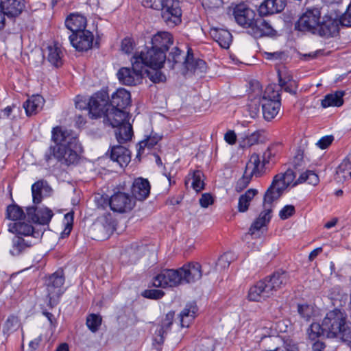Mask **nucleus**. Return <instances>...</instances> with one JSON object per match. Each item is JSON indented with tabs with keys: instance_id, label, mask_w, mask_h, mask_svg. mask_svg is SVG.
I'll list each match as a JSON object with an SVG mask.
<instances>
[{
	"instance_id": "34",
	"label": "nucleus",
	"mask_w": 351,
	"mask_h": 351,
	"mask_svg": "<svg viewBox=\"0 0 351 351\" xmlns=\"http://www.w3.org/2000/svg\"><path fill=\"white\" fill-rule=\"evenodd\" d=\"M197 311L195 303L187 304L185 308L180 313V321L181 327H189L194 319Z\"/></svg>"
},
{
	"instance_id": "17",
	"label": "nucleus",
	"mask_w": 351,
	"mask_h": 351,
	"mask_svg": "<svg viewBox=\"0 0 351 351\" xmlns=\"http://www.w3.org/2000/svg\"><path fill=\"white\" fill-rule=\"evenodd\" d=\"M9 231L15 233V236H21L38 242L43 234L40 231L35 230L32 225L21 221L10 223Z\"/></svg>"
},
{
	"instance_id": "63",
	"label": "nucleus",
	"mask_w": 351,
	"mask_h": 351,
	"mask_svg": "<svg viewBox=\"0 0 351 351\" xmlns=\"http://www.w3.org/2000/svg\"><path fill=\"white\" fill-rule=\"evenodd\" d=\"M95 202L98 207L104 208L109 206L110 199H108V197L97 194L95 197Z\"/></svg>"
},
{
	"instance_id": "26",
	"label": "nucleus",
	"mask_w": 351,
	"mask_h": 351,
	"mask_svg": "<svg viewBox=\"0 0 351 351\" xmlns=\"http://www.w3.org/2000/svg\"><path fill=\"white\" fill-rule=\"evenodd\" d=\"M286 6V0H265L259 6L261 16H267L281 12Z\"/></svg>"
},
{
	"instance_id": "31",
	"label": "nucleus",
	"mask_w": 351,
	"mask_h": 351,
	"mask_svg": "<svg viewBox=\"0 0 351 351\" xmlns=\"http://www.w3.org/2000/svg\"><path fill=\"white\" fill-rule=\"evenodd\" d=\"M210 34L221 47L229 48L232 40V34L229 31L225 29L213 27L210 29Z\"/></svg>"
},
{
	"instance_id": "15",
	"label": "nucleus",
	"mask_w": 351,
	"mask_h": 351,
	"mask_svg": "<svg viewBox=\"0 0 351 351\" xmlns=\"http://www.w3.org/2000/svg\"><path fill=\"white\" fill-rule=\"evenodd\" d=\"M233 16L238 25L250 28L256 19L255 12L244 3H240L233 8Z\"/></svg>"
},
{
	"instance_id": "9",
	"label": "nucleus",
	"mask_w": 351,
	"mask_h": 351,
	"mask_svg": "<svg viewBox=\"0 0 351 351\" xmlns=\"http://www.w3.org/2000/svg\"><path fill=\"white\" fill-rule=\"evenodd\" d=\"M108 95L106 92H98L88 101V114L91 119H97L104 115L108 106Z\"/></svg>"
},
{
	"instance_id": "33",
	"label": "nucleus",
	"mask_w": 351,
	"mask_h": 351,
	"mask_svg": "<svg viewBox=\"0 0 351 351\" xmlns=\"http://www.w3.org/2000/svg\"><path fill=\"white\" fill-rule=\"evenodd\" d=\"M44 101L43 97L39 95L32 96L23 104L26 114L32 116L38 113L42 109Z\"/></svg>"
},
{
	"instance_id": "37",
	"label": "nucleus",
	"mask_w": 351,
	"mask_h": 351,
	"mask_svg": "<svg viewBox=\"0 0 351 351\" xmlns=\"http://www.w3.org/2000/svg\"><path fill=\"white\" fill-rule=\"evenodd\" d=\"M343 91H336L334 93L326 95L322 100V106L324 108L330 106H341L343 103Z\"/></svg>"
},
{
	"instance_id": "48",
	"label": "nucleus",
	"mask_w": 351,
	"mask_h": 351,
	"mask_svg": "<svg viewBox=\"0 0 351 351\" xmlns=\"http://www.w3.org/2000/svg\"><path fill=\"white\" fill-rule=\"evenodd\" d=\"M324 333H326V330L324 328L323 324L320 325L318 323H313L307 330L308 337L313 341L324 335Z\"/></svg>"
},
{
	"instance_id": "44",
	"label": "nucleus",
	"mask_w": 351,
	"mask_h": 351,
	"mask_svg": "<svg viewBox=\"0 0 351 351\" xmlns=\"http://www.w3.org/2000/svg\"><path fill=\"white\" fill-rule=\"evenodd\" d=\"M150 70H144L143 75L146 74L147 77L154 83L164 82L166 81L165 75L160 70L161 68L149 67Z\"/></svg>"
},
{
	"instance_id": "30",
	"label": "nucleus",
	"mask_w": 351,
	"mask_h": 351,
	"mask_svg": "<svg viewBox=\"0 0 351 351\" xmlns=\"http://www.w3.org/2000/svg\"><path fill=\"white\" fill-rule=\"evenodd\" d=\"M86 19L79 13L71 14L65 20V25L72 34L84 30L86 27Z\"/></svg>"
},
{
	"instance_id": "29",
	"label": "nucleus",
	"mask_w": 351,
	"mask_h": 351,
	"mask_svg": "<svg viewBox=\"0 0 351 351\" xmlns=\"http://www.w3.org/2000/svg\"><path fill=\"white\" fill-rule=\"evenodd\" d=\"M110 157L112 160L117 162L120 167H126L130 162V152L122 145L113 146Z\"/></svg>"
},
{
	"instance_id": "5",
	"label": "nucleus",
	"mask_w": 351,
	"mask_h": 351,
	"mask_svg": "<svg viewBox=\"0 0 351 351\" xmlns=\"http://www.w3.org/2000/svg\"><path fill=\"white\" fill-rule=\"evenodd\" d=\"M132 58L138 62L145 70V67L162 68L167 57L162 51H158L152 47L145 51L136 52Z\"/></svg>"
},
{
	"instance_id": "43",
	"label": "nucleus",
	"mask_w": 351,
	"mask_h": 351,
	"mask_svg": "<svg viewBox=\"0 0 351 351\" xmlns=\"http://www.w3.org/2000/svg\"><path fill=\"white\" fill-rule=\"evenodd\" d=\"M263 131L257 130L251 134H245L239 141V145L242 148H248L258 143Z\"/></svg>"
},
{
	"instance_id": "60",
	"label": "nucleus",
	"mask_w": 351,
	"mask_h": 351,
	"mask_svg": "<svg viewBox=\"0 0 351 351\" xmlns=\"http://www.w3.org/2000/svg\"><path fill=\"white\" fill-rule=\"evenodd\" d=\"M202 5L206 9L219 8L222 5L221 0H202Z\"/></svg>"
},
{
	"instance_id": "7",
	"label": "nucleus",
	"mask_w": 351,
	"mask_h": 351,
	"mask_svg": "<svg viewBox=\"0 0 351 351\" xmlns=\"http://www.w3.org/2000/svg\"><path fill=\"white\" fill-rule=\"evenodd\" d=\"M161 16L165 23L174 27L181 22L182 10L178 0H162Z\"/></svg>"
},
{
	"instance_id": "53",
	"label": "nucleus",
	"mask_w": 351,
	"mask_h": 351,
	"mask_svg": "<svg viewBox=\"0 0 351 351\" xmlns=\"http://www.w3.org/2000/svg\"><path fill=\"white\" fill-rule=\"evenodd\" d=\"M202 176L203 174L200 171H196L193 174L192 187L197 192H199L204 189V183L202 180Z\"/></svg>"
},
{
	"instance_id": "21",
	"label": "nucleus",
	"mask_w": 351,
	"mask_h": 351,
	"mask_svg": "<svg viewBox=\"0 0 351 351\" xmlns=\"http://www.w3.org/2000/svg\"><path fill=\"white\" fill-rule=\"evenodd\" d=\"M250 33L254 38H261L274 35L275 30L269 21L260 16L254 19L250 27Z\"/></svg>"
},
{
	"instance_id": "62",
	"label": "nucleus",
	"mask_w": 351,
	"mask_h": 351,
	"mask_svg": "<svg viewBox=\"0 0 351 351\" xmlns=\"http://www.w3.org/2000/svg\"><path fill=\"white\" fill-rule=\"evenodd\" d=\"M121 50L125 53H130L133 49V43L130 38H124L121 42Z\"/></svg>"
},
{
	"instance_id": "47",
	"label": "nucleus",
	"mask_w": 351,
	"mask_h": 351,
	"mask_svg": "<svg viewBox=\"0 0 351 351\" xmlns=\"http://www.w3.org/2000/svg\"><path fill=\"white\" fill-rule=\"evenodd\" d=\"M37 218L36 223L39 224H47L50 221L53 214V212L48 208H38Z\"/></svg>"
},
{
	"instance_id": "58",
	"label": "nucleus",
	"mask_w": 351,
	"mask_h": 351,
	"mask_svg": "<svg viewBox=\"0 0 351 351\" xmlns=\"http://www.w3.org/2000/svg\"><path fill=\"white\" fill-rule=\"evenodd\" d=\"M143 295L147 298L159 299L164 295V292L158 289H150L145 291Z\"/></svg>"
},
{
	"instance_id": "59",
	"label": "nucleus",
	"mask_w": 351,
	"mask_h": 351,
	"mask_svg": "<svg viewBox=\"0 0 351 351\" xmlns=\"http://www.w3.org/2000/svg\"><path fill=\"white\" fill-rule=\"evenodd\" d=\"M334 137L332 136H325L320 138L316 145L321 149H324L327 148L333 141Z\"/></svg>"
},
{
	"instance_id": "10",
	"label": "nucleus",
	"mask_w": 351,
	"mask_h": 351,
	"mask_svg": "<svg viewBox=\"0 0 351 351\" xmlns=\"http://www.w3.org/2000/svg\"><path fill=\"white\" fill-rule=\"evenodd\" d=\"M153 284L158 287H176L182 285L180 269H165L154 278Z\"/></svg>"
},
{
	"instance_id": "8",
	"label": "nucleus",
	"mask_w": 351,
	"mask_h": 351,
	"mask_svg": "<svg viewBox=\"0 0 351 351\" xmlns=\"http://www.w3.org/2000/svg\"><path fill=\"white\" fill-rule=\"evenodd\" d=\"M321 12L317 8L306 10L299 18L295 27L300 32L315 35L319 25Z\"/></svg>"
},
{
	"instance_id": "56",
	"label": "nucleus",
	"mask_w": 351,
	"mask_h": 351,
	"mask_svg": "<svg viewBox=\"0 0 351 351\" xmlns=\"http://www.w3.org/2000/svg\"><path fill=\"white\" fill-rule=\"evenodd\" d=\"M298 311L300 316L306 320H308L313 315V308L308 304H298Z\"/></svg>"
},
{
	"instance_id": "6",
	"label": "nucleus",
	"mask_w": 351,
	"mask_h": 351,
	"mask_svg": "<svg viewBox=\"0 0 351 351\" xmlns=\"http://www.w3.org/2000/svg\"><path fill=\"white\" fill-rule=\"evenodd\" d=\"M132 69L122 67L117 72L119 82L126 86H136L140 84L143 77L144 69L141 64L133 58L131 59Z\"/></svg>"
},
{
	"instance_id": "25",
	"label": "nucleus",
	"mask_w": 351,
	"mask_h": 351,
	"mask_svg": "<svg viewBox=\"0 0 351 351\" xmlns=\"http://www.w3.org/2000/svg\"><path fill=\"white\" fill-rule=\"evenodd\" d=\"M131 103L130 93L125 88H121L117 90L112 96L109 108H121L124 110Z\"/></svg>"
},
{
	"instance_id": "51",
	"label": "nucleus",
	"mask_w": 351,
	"mask_h": 351,
	"mask_svg": "<svg viewBox=\"0 0 351 351\" xmlns=\"http://www.w3.org/2000/svg\"><path fill=\"white\" fill-rule=\"evenodd\" d=\"M279 85L286 92L291 94H295L297 92V84L295 81L288 78L287 80H283L280 75H279Z\"/></svg>"
},
{
	"instance_id": "35",
	"label": "nucleus",
	"mask_w": 351,
	"mask_h": 351,
	"mask_svg": "<svg viewBox=\"0 0 351 351\" xmlns=\"http://www.w3.org/2000/svg\"><path fill=\"white\" fill-rule=\"evenodd\" d=\"M185 58L186 56L182 54L181 50L176 47H173L169 53L167 60L169 62H172V69H178L182 73L185 67Z\"/></svg>"
},
{
	"instance_id": "39",
	"label": "nucleus",
	"mask_w": 351,
	"mask_h": 351,
	"mask_svg": "<svg viewBox=\"0 0 351 351\" xmlns=\"http://www.w3.org/2000/svg\"><path fill=\"white\" fill-rule=\"evenodd\" d=\"M47 60L48 61L55 66H60L62 64V51L57 45H49L47 47Z\"/></svg>"
},
{
	"instance_id": "42",
	"label": "nucleus",
	"mask_w": 351,
	"mask_h": 351,
	"mask_svg": "<svg viewBox=\"0 0 351 351\" xmlns=\"http://www.w3.org/2000/svg\"><path fill=\"white\" fill-rule=\"evenodd\" d=\"M160 139L161 137L156 133H152L149 136H147L146 138L138 143L139 148L138 149L137 156L143 154L145 149H147L148 150L152 149L158 144Z\"/></svg>"
},
{
	"instance_id": "46",
	"label": "nucleus",
	"mask_w": 351,
	"mask_h": 351,
	"mask_svg": "<svg viewBox=\"0 0 351 351\" xmlns=\"http://www.w3.org/2000/svg\"><path fill=\"white\" fill-rule=\"evenodd\" d=\"M319 179L318 176L313 171H306L301 173L298 180L293 184V186L303 182H308L309 184L315 186L319 183Z\"/></svg>"
},
{
	"instance_id": "20",
	"label": "nucleus",
	"mask_w": 351,
	"mask_h": 351,
	"mask_svg": "<svg viewBox=\"0 0 351 351\" xmlns=\"http://www.w3.org/2000/svg\"><path fill=\"white\" fill-rule=\"evenodd\" d=\"M104 119L105 124L116 128L128 121V113L121 108L108 107L106 109Z\"/></svg>"
},
{
	"instance_id": "14",
	"label": "nucleus",
	"mask_w": 351,
	"mask_h": 351,
	"mask_svg": "<svg viewBox=\"0 0 351 351\" xmlns=\"http://www.w3.org/2000/svg\"><path fill=\"white\" fill-rule=\"evenodd\" d=\"M51 141L55 145H51L49 147L59 148L65 146H76V142L78 141L75 135L71 131L63 130L62 128L56 126L51 131Z\"/></svg>"
},
{
	"instance_id": "52",
	"label": "nucleus",
	"mask_w": 351,
	"mask_h": 351,
	"mask_svg": "<svg viewBox=\"0 0 351 351\" xmlns=\"http://www.w3.org/2000/svg\"><path fill=\"white\" fill-rule=\"evenodd\" d=\"M101 324V317L95 314L90 315L86 319L87 327L93 332H96Z\"/></svg>"
},
{
	"instance_id": "16",
	"label": "nucleus",
	"mask_w": 351,
	"mask_h": 351,
	"mask_svg": "<svg viewBox=\"0 0 351 351\" xmlns=\"http://www.w3.org/2000/svg\"><path fill=\"white\" fill-rule=\"evenodd\" d=\"M94 36L91 32L82 30L69 36L71 44L77 51H88L93 45Z\"/></svg>"
},
{
	"instance_id": "55",
	"label": "nucleus",
	"mask_w": 351,
	"mask_h": 351,
	"mask_svg": "<svg viewBox=\"0 0 351 351\" xmlns=\"http://www.w3.org/2000/svg\"><path fill=\"white\" fill-rule=\"evenodd\" d=\"M233 255L230 252H227L221 255L216 263L217 267L221 269H224L229 267L230 263L233 260Z\"/></svg>"
},
{
	"instance_id": "61",
	"label": "nucleus",
	"mask_w": 351,
	"mask_h": 351,
	"mask_svg": "<svg viewBox=\"0 0 351 351\" xmlns=\"http://www.w3.org/2000/svg\"><path fill=\"white\" fill-rule=\"evenodd\" d=\"M162 0H142L141 3L144 7L160 10Z\"/></svg>"
},
{
	"instance_id": "40",
	"label": "nucleus",
	"mask_w": 351,
	"mask_h": 351,
	"mask_svg": "<svg viewBox=\"0 0 351 351\" xmlns=\"http://www.w3.org/2000/svg\"><path fill=\"white\" fill-rule=\"evenodd\" d=\"M258 193L256 189H248L245 193L242 194L239 198L238 210L241 213L246 212L248 210L251 201Z\"/></svg>"
},
{
	"instance_id": "36",
	"label": "nucleus",
	"mask_w": 351,
	"mask_h": 351,
	"mask_svg": "<svg viewBox=\"0 0 351 351\" xmlns=\"http://www.w3.org/2000/svg\"><path fill=\"white\" fill-rule=\"evenodd\" d=\"M174 317V312L170 311L166 314L165 317L162 319L161 326L159 330L156 332L157 337H155V341L158 343H162L164 341V335L170 328L173 323Z\"/></svg>"
},
{
	"instance_id": "1",
	"label": "nucleus",
	"mask_w": 351,
	"mask_h": 351,
	"mask_svg": "<svg viewBox=\"0 0 351 351\" xmlns=\"http://www.w3.org/2000/svg\"><path fill=\"white\" fill-rule=\"evenodd\" d=\"M295 176L293 170L289 169L283 173L274 176L269 187L266 191L263 198V210L254 221L250 228L252 235L256 234L261 228L265 226L271 220L274 202L282 194L283 191L293 182Z\"/></svg>"
},
{
	"instance_id": "3",
	"label": "nucleus",
	"mask_w": 351,
	"mask_h": 351,
	"mask_svg": "<svg viewBox=\"0 0 351 351\" xmlns=\"http://www.w3.org/2000/svg\"><path fill=\"white\" fill-rule=\"evenodd\" d=\"M345 312L339 309L329 311L323 319L324 328L328 337H337L348 344L351 343V323L347 322Z\"/></svg>"
},
{
	"instance_id": "2",
	"label": "nucleus",
	"mask_w": 351,
	"mask_h": 351,
	"mask_svg": "<svg viewBox=\"0 0 351 351\" xmlns=\"http://www.w3.org/2000/svg\"><path fill=\"white\" fill-rule=\"evenodd\" d=\"M288 281L289 275L287 272H275L252 286L248 292V299L254 302L264 301L284 287Z\"/></svg>"
},
{
	"instance_id": "50",
	"label": "nucleus",
	"mask_w": 351,
	"mask_h": 351,
	"mask_svg": "<svg viewBox=\"0 0 351 351\" xmlns=\"http://www.w3.org/2000/svg\"><path fill=\"white\" fill-rule=\"evenodd\" d=\"M46 182L38 181L32 186L33 202L34 204H39L42 200V190Z\"/></svg>"
},
{
	"instance_id": "41",
	"label": "nucleus",
	"mask_w": 351,
	"mask_h": 351,
	"mask_svg": "<svg viewBox=\"0 0 351 351\" xmlns=\"http://www.w3.org/2000/svg\"><path fill=\"white\" fill-rule=\"evenodd\" d=\"M337 175L341 181L351 178V154H348L338 166Z\"/></svg>"
},
{
	"instance_id": "28",
	"label": "nucleus",
	"mask_w": 351,
	"mask_h": 351,
	"mask_svg": "<svg viewBox=\"0 0 351 351\" xmlns=\"http://www.w3.org/2000/svg\"><path fill=\"white\" fill-rule=\"evenodd\" d=\"M37 242L33 241V239H27L21 236H14L12 240V247L10 252L12 256H19Z\"/></svg>"
},
{
	"instance_id": "57",
	"label": "nucleus",
	"mask_w": 351,
	"mask_h": 351,
	"mask_svg": "<svg viewBox=\"0 0 351 351\" xmlns=\"http://www.w3.org/2000/svg\"><path fill=\"white\" fill-rule=\"evenodd\" d=\"M295 213V208L292 205H287L283 207L279 213V216L282 219H287L292 216Z\"/></svg>"
},
{
	"instance_id": "64",
	"label": "nucleus",
	"mask_w": 351,
	"mask_h": 351,
	"mask_svg": "<svg viewBox=\"0 0 351 351\" xmlns=\"http://www.w3.org/2000/svg\"><path fill=\"white\" fill-rule=\"evenodd\" d=\"M213 203V198L209 193H204L202 194L201 198L199 199V204L201 206L204 208H207L208 206L211 205Z\"/></svg>"
},
{
	"instance_id": "38",
	"label": "nucleus",
	"mask_w": 351,
	"mask_h": 351,
	"mask_svg": "<svg viewBox=\"0 0 351 351\" xmlns=\"http://www.w3.org/2000/svg\"><path fill=\"white\" fill-rule=\"evenodd\" d=\"M116 137L119 143H125L132 138L133 131L132 125L127 121L120 126L117 127Z\"/></svg>"
},
{
	"instance_id": "27",
	"label": "nucleus",
	"mask_w": 351,
	"mask_h": 351,
	"mask_svg": "<svg viewBox=\"0 0 351 351\" xmlns=\"http://www.w3.org/2000/svg\"><path fill=\"white\" fill-rule=\"evenodd\" d=\"M25 6V0H0L1 9L8 16H19L24 10Z\"/></svg>"
},
{
	"instance_id": "45",
	"label": "nucleus",
	"mask_w": 351,
	"mask_h": 351,
	"mask_svg": "<svg viewBox=\"0 0 351 351\" xmlns=\"http://www.w3.org/2000/svg\"><path fill=\"white\" fill-rule=\"evenodd\" d=\"M21 326L19 318L14 315H10L6 319L3 328V332L4 335L9 336L11 333L15 332Z\"/></svg>"
},
{
	"instance_id": "18",
	"label": "nucleus",
	"mask_w": 351,
	"mask_h": 351,
	"mask_svg": "<svg viewBox=\"0 0 351 351\" xmlns=\"http://www.w3.org/2000/svg\"><path fill=\"white\" fill-rule=\"evenodd\" d=\"M64 282V278L61 273L55 272L47 280L46 285L47 295L49 301H55L63 293L62 287Z\"/></svg>"
},
{
	"instance_id": "22",
	"label": "nucleus",
	"mask_w": 351,
	"mask_h": 351,
	"mask_svg": "<svg viewBox=\"0 0 351 351\" xmlns=\"http://www.w3.org/2000/svg\"><path fill=\"white\" fill-rule=\"evenodd\" d=\"M185 67L182 74L192 71L197 75H202L206 71V64L201 59H195L191 49H189L184 60Z\"/></svg>"
},
{
	"instance_id": "11",
	"label": "nucleus",
	"mask_w": 351,
	"mask_h": 351,
	"mask_svg": "<svg viewBox=\"0 0 351 351\" xmlns=\"http://www.w3.org/2000/svg\"><path fill=\"white\" fill-rule=\"evenodd\" d=\"M260 167L258 155L256 154H252L250 160L246 165L243 177L237 183L236 190L237 191H241L245 189L249 184L253 176L258 177L261 175Z\"/></svg>"
},
{
	"instance_id": "4",
	"label": "nucleus",
	"mask_w": 351,
	"mask_h": 351,
	"mask_svg": "<svg viewBox=\"0 0 351 351\" xmlns=\"http://www.w3.org/2000/svg\"><path fill=\"white\" fill-rule=\"evenodd\" d=\"M80 149L78 141L76 146H65L64 147H49L45 153V160L49 162L53 158L66 165H73L77 162L79 156L77 151Z\"/></svg>"
},
{
	"instance_id": "13",
	"label": "nucleus",
	"mask_w": 351,
	"mask_h": 351,
	"mask_svg": "<svg viewBox=\"0 0 351 351\" xmlns=\"http://www.w3.org/2000/svg\"><path fill=\"white\" fill-rule=\"evenodd\" d=\"M134 199L128 193L118 192L110 198L109 206L114 212L124 213L130 211L134 207Z\"/></svg>"
},
{
	"instance_id": "12",
	"label": "nucleus",
	"mask_w": 351,
	"mask_h": 351,
	"mask_svg": "<svg viewBox=\"0 0 351 351\" xmlns=\"http://www.w3.org/2000/svg\"><path fill=\"white\" fill-rule=\"evenodd\" d=\"M340 24L339 19L330 15L326 14L322 17L320 16L315 35L325 38L335 37L339 33Z\"/></svg>"
},
{
	"instance_id": "54",
	"label": "nucleus",
	"mask_w": 351,
	"mask_h": 351,
	"mask_svg": "<svg viewBox=\"0 0 351 351\" xmlns=\"http://www.w3.org/2000/svg\"><path fill=\"white\" fill-rule=\"evenodd\" d=\"M280 100V95L278 90H276L274 89V86L273 85L268 86L263 94L261 100Z\"/></svg>"
},
{
	"instance_id": "19",
	"label": "nucleus",
	"mask_w": 351,
	"mask_h": 351,
	"mask_svg": "<svg viewBox=\"0 0 351 351\" xmlns=\"http://www.w3.org/2000/svg\"><path fill=\"white\" fill-rule=\"evenodd\" d=\"M179 269L182 285L195 282L202 276V267L198 263H189Z\"/></svg>"
},
{
	"instance_id": "32",
	"label": "nucleus",
	"mask_w": 351,
	"mask_h": 351,
	"mask_svg": "<svg viewBox=\"0 0 351 351\" xmlns=\"http://www.w3.org/2000/svg\"><path fill=\"white\" fill-rule=\"evenodd\" d=\"M263 115L265 120L270 121L278 113L280 100H261Z\"/></svg>"
},
{
	"instance_id": "24",
	"label": "nucleus",
	"mask_w": 351,
	"mask_h": 351,
	"mask_svg": "<svg viewBox=\"0 0 351 351\" xmlns=\"http://www.w3.org/2000/svg\"><path fill=\"white\" fill-rule=\"evenodd\" d=\"M173 43V36L168 32H158L152 38V47L158 51H162L165 54Z\"/></svg>"
},
{
	"instance_id": "23",
	"label": "nucleus",
	"mask_w": 351,
	"mask_h": 351,
	"mask_svg": "<svg viewBox=\"0 0 351 351\" xmlns=\"http://www.w3.org/2000/svg\"><path fill=\"white\" fill-rule=\"evenodd\" d=\"M150 184L148 180L143 178H136L132 184V193L134 197L139 201L147 199L150 193Z\"/></svg>"
},
{
	"instance_id": "49",
	"label": "nucleus",
	"mask_w": 351,
	"mask_h": 351,
	"mask_svg": "<svg viewBox=\"0 0 351 351\" xmlns=\"http://www.w3.org/2000/svg\"><path fill=\"white\" fill-rule=\"evenodd\" d=\"M7 217L12 221L25 218V215L21 207L17 205H10L7 208Z\"/></svg>"
}]
</instances>
